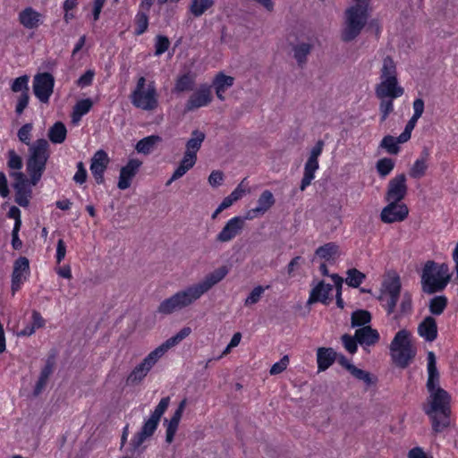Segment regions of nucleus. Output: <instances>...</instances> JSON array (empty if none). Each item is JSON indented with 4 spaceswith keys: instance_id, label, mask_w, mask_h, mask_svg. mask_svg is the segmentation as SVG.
Here are the masks:
<instances>
[{
    "instance_id": "56",
    "label": "nucleus",
    "mask_w": 458,
    "mask_h": 458,
    "mask_svg": "<svg viewBox=\"0 0 458 458\" xmlns=\"http://www.w3.org/2000/svg\"><path fill=\"white\" fill-rule=\"evenodd\" d=\"M289 364V357L284 355L278 362H276L270 369V375H277L284 371Z\"/></svg>"
},
{
    "instance_id": "25",
    "label": "nucleus",
    "mask_w": 458,
    "mask_h": 458,
    "mask_svg": "<svg viewBox=\"0 0 458 458\" xmlns=\"http://www.w3.org/2000/svg\"><path fill=\"white\" fill-rule=\"evenodd\" d=\"M418 334L428 342H433L437 336V326L436 319L426 317L418 326Z\"/></svg>"
},
{
    "instance_id": "3",
    "label": "nucleus",
    "mask_w": 458,
    "mask_h": 458,
    "mask_svg": "<svg viewBox=\"0 0 458 458\" xmlns=\"http://www.w3.org/2000/svg\"><path fill=\"white\" fill-rule=\"evenodd\" d=\"M32 127V123L24 124L19 129L17 135L22 143L30 146L26 169L30 176L31 184L35 186L40 181L46 169V165L49 158V143L45 139H39L30 144Z\"/></svg>"
},
{
    "instance_id": "14",
    "label": "nucleus",
    "mask_w": 458,
    "mask_h": 458,
    "mask_svg": "<svg viewBox=\"0 0 458 458\" xmlns=\"http://www.w3.org/2000/svg\"><path fill=\"white\" fill-rule=\"evenodd\" d=\"M55 80L48 72L38 74L34 77L33 91L35 96L42 102L47 103L53 93Z\"/></svg>"
},
{
    "instance_id": "61",
    "label": "nucleus",
    "mask_w": 458,
    "mask_h": 458,
    "mask_svg": "<svg viewBox=\"0 0 458 458\" xmlns=\"http://www.w3.org/2000/svg\"><path fill=\"white\" fill-rule=\"evenodd\" d=\"M94 72L92 70H88L83 75H81L77 81V84L81 87H87L92 83L94 78Z\"/></svg>"
},
{
    "instance_id": "8",
    "label": "nucleus",
    "mask_w": 458,
    "mask_h": 458,
    "mask_svg": "<svg viewBox=\"0 0 458 458\" xmlns=\"http://www.w3.org/2000/svg\"><path fill=\"white\" fill-rule=\"evenodd\" d=\"M411 338V331L402 328L394 335L389 344L391 359L399 368L408 367L416 355V348Z\"/></svg>"
},
{
    "instance_id": "54",
    "label": "nucleus",
    "mask_w": 458,
    "mask_h": 458,
    "mask_svg": "<svg viewBox=\"0 0 458 458\" xmlns=\"http://www.w3.org/2000/svg\"><path fill=\"white\" fill-rule=\"evenodd\" d=\"M170 46V41L167 37L165 36H157L156 38V55H160L165 53Z\"/></svg>"
},
{
    "instance_id": "9",
    "label": "nucleus",
    "mask_w": 458,
    "mask_h": 458,
    "mask_svg": "<svg viewBox=\"0 0 458 458\" xmlns=\"http://www.w3.org/2000/svg\"><path fill=\"white\" fill-rule=\"evenodd\" d=\"M130 99L131 104L144 111H153L158 106L157 92L154 81L146 85L145 77L138 79L135 89L132 90Z\"/></svg>"
},
{
    "instance_id": "26",
    "label": "nucleus",
    "mask_w": 458,
    "mask_h": 458,
    "mask_svg": "<svg viewBox=\"0 0 458 458\" xmlns=\"http://www.w3.org/2000/svg\"><path fill=\"white\" fill-rule=\"evenodd\" d=\"M355 337L360 345L372 346L379 341L377 330L370 326L362 327L355 331Z\"/></svg>"
},
{
    "instance_id": "58",
    "label": "nucleus",
    "mask_w": 458,
    "mask_h": 458,
    "mask_svg": "<svg viewBox=\"0 0 458 458\" xmlns=\"http://www.w3.org/2000/svg\"><path fill=\"white\" fill-rule=\"evenodd\" d=\"M87 179V171L84 167L82 162H79L77 164V172L73 176V180L80 184H82L86 182Z\"/></svg>"
},
{
    "instance_id": "20",
    "label": "nucleus",
    "mask_w": 458,
    "mask_h": 458,
    "mask_svg": "<svg viewBox=\"0 0 458 458\" xmlns=\"http://www.w3.org/2000/svg\"><path fill=\"white\" fill-rule=\"evenodd\" d=\"M142 162L139 159H130L127 165L121 168L117 187L126 190L131 186L132 178L136 175Z\"/></svg>"
},
{
    "instance_id": "43",
    "label": "nucleus",
    "mask_w": 458,
    "mask_h": 458,
    "mask_svg": "<svg viewBox=\"0 0 458 458\" xmlns=\"http://www.w3.org/2000/svg\"><path fill=\"white\" fill-rule=\"evenodd\" d=\"M350 373L358 380H360L366 384L367 386H370L377 383V377L372 376L369 372L358 369L354 366Z\"/></svg>"
},
{
    "instance_id": "36",
    "label": "nucleus",
    "mask_w": 458,
    "mask_h": 458,
    "mask_svg": "<svg viewBox=\"0 0 458 458\" xmlns=\"http://www.w3.org/2000/svg\"><path fill=\"white\" fill-rule=\"evenodd\" d=\"M161 140V138L157 135L148 136L139 140L136 144L135 149L137 152L148 155L149 154L154 147Z\"/></svg>"
},
{
    "instance_id": "10",
    "label": "nucleus",
    "mask_w": 458,
    "mask_h": 458,
    "mask_svg": "<svg viewBox=\"0 0 458 458\" xmlns=\"http://www.w3.org/2000/svg\"><path fill=\"white\" fill-rule=\"evenodd\" d=\"M170 403L169 397H164L160 400L155 411L152 412L149 419L144 423L140 432H138L131 439L130 445L131 451L136 452L140 445L150 437L156 431L159 420L165 411H166Z\"/></svg>"
},
{
    "instance_id": "12",
    "label": "nucleus",
    "mask_w": 458,
    "mask_h": 458,
    "mask_svg": "<svg viewBox=\"0 0 458 458\" xmlns=\"http://www.w3.org/2000/svg\"><path fill=\"white\" fill-rule=\"evenodd\" d=\"M387 205L380 213V219L384 224H394L404 221L409 215L407 205L400 201H386Z\"/></svg>"
},
{
    "instance_id": "5",
    "label": "nucleus",
    "mask_w": 458,
    "mask_h": 458,
    "mask_svg": "<svg viewBox=\"0 0 458 458\" xmlns=\"http://www.w3.org/2000/svg\"><path fill=\"white\" fill-rule=\"evenodd\" d=\"M369 2V0H355V4L345 10L341 30V39L344 42L354 40L367 24Z\"/></svg>"
},
{
    "instance_id": "55",
    "label": "nucleus",
    "mask_w": 458,
    "mask_h": 458,
    "mask_svg": "<svg viewBox=\"0 0 458 458\" xmlns=\"http://www.w3.org/2000/svg\"><path fill=\"white\" fill-rule=\"evenodd\" d=\"M8 166L11 169L20 170L22 167L21 157L13 149L8 151Z\"/></svg>"
},
{
    "instance_id": "46",
    "label": "nucleus",
    "mask_w": 458,
    "mask_h": 458,
    "mask_svg": "<svg viewBox=\"0 0 458 458\" xmlns=\"http://www.w3.org/2000/svg\"><path fill=\"white\" fill-rule=\"evenodd\" d=\"M394 167V161L388 157H384L377 162L376 168L378 174L385 178L387 176Z\"/></svg>"
},
{
    "instance_id": "52",
    "label": "nucleus",
    "mask_w": 458,
    "mask_h": 458,
    "mask_svg": "<svg viewBox=\"0 0 458 458\" xmlns=\"http://www.w3.org/2000/svg\"><path fill=\"white\" fill-rule=\"evenodd\" d=\"M418 120V118L411 116V118L408 121L404 131L399 135L400 143H405L411 139V131L414 129Z\"/></svg>"
},
{
    "instance_id": "21",
    "label": "nucleus",
    "mask_w": 458,
    "mask_h": 458,
    "mask_svg": "<svg viewBox=\"0 0 458 458\" xmlns=\"http://www.w3.org/2000/svg\"><path fill=\"white\" fill-rule=\"evenodd\" d=\"M275 204V198L270 191H264L259 199L258 206L247 211L245 218L251 220L259 216L264 215Z\"/></svg>"
},
{
    "instance_id": "4",
    "label": "nucleus",
    "mask_w": 458,
    "mask_h": 458,
    "mask_svg": "<svg viewBox=\"0 0 458 458\" xmlns=\"http://www.w3.org/2000/svg\"><path fill=\"white\" fill-rule=\"evenodd\" d=\"M191 333V328L189 327H182L176 335L168 338L161 345L157 347L149 352L142 361L138 364L127 376L126 385L130 386H136L142 383L148 372L157 362V360L172 347L177 345Z\"/></svg>"
},
{
    "instance_id": "19",
    "label": "nucleus",
    "mask_w": 458,
    "mask_h": 458,
    "mask_svg": "<svg viewBox=\"0 0 458 458\" xmlns=\"http://www.w3.org/2000/svg\"><path fill=\"white\" fill-rule=\"evenodd\" d=\"M109 158L104 150L97 151L91 158L90 171L97 182L101 184L104 182V172L107 167Z\"/></svg>"
},
{
    "instance_id": "13",
    "label": "nucleus",
    "mask_w": 458,
    "mask_h": 458,
    "mask_svg": "<svg viewBox=\"0 0 458 458\" xmlns=\"http://www.w3.org/2000/svg\"><path fill=\"white\" fill-rule=\"evenodd\" d=\"M324 141L319 140L310 151V155L304 166V174L300 186L302 191L311 183L315 177V172L318 169V158L322 153Z\"/></svg>"
},
{
    "instance_id": "33",
    "label": "nucleus",
    "mask_w": 458,
    "mask_h": 458,
    "mask_svg": "<svg viewBox=\"0 0 458 458\" xmlns=\"http://www.w3.org/2000/svg\"><path fill=\"white\" fill-rule=\"evenodd\" d=\"M206 135L203 131L194 130L191 132V137L186 142V153L197 156V152L199 150L202 142L204 141Z\"/></svg>"
},
{
    "instance_id": "63",
    "label": "nucleus",
    "mask_w": 458,
    "mask_h": 458,
    "mask_svg": "<svg viewBox=\"0 0 458 458\" xmlns=\"http://www.w3.org/2000/svg\"><path fill=\"white\" fill-rule=\"evenodd\" d=\"M413 117L420 119L424 112V101L422 98H417L413 101Z\"/></svg>"
},
{
    "instance_id": "47",
    "label": "nucleus",
    "mask_w": 458,
    "mask_h": 458,
    "mask_svg": "<svg viewBox=\"0 0 458 458\" xmlns=\"http://www.w3.org/2000/svg\"><path fill=\"white\" fill-rule=\"evenodd\" d=\"M268 288H269V285H267L266 287H263L261 285H258V286L254 287L252 289V291L250 293V294L248 295V297L245 299L244 305L251 306L253 304L258 303L260 301L265 290L268 289Z\"/></svg>"
},
{
    "instance_id": "27",
    "label": "nucleus",
    "mask_w": 458,
    "mask_h": 458,
    "mask_svg": "<svg viewBox=\"0 0 458 458\" xmlns=\"http://www.w3.org/2000/svg\"><path fill=\"white\" fill-rule=\"evenodd\" d=\"M234 83V78L219 72L216 75L213 81V87L216 90V95L220 100H225V92L231 88Z\"/></svg>"
},
{
    "instance_id": "34",
    "label": "nucleus",
    "mask_w": 458,
    "mask_h": 458,
    "mask_svg": "<svg viewBox=\"0 0 458 458\" xmlns=\"http://www.w3.org/2000/svg\"><path fill=\"white\" fill-rule=\"evenodd\" d=\"M53 373V365L49 361L47 362V364L44 366V368L41 369L39 377L36 383L33 394L35 396H38L41 394V392L45 389L47 381Z\"/></svg>"
},
{
    "instance_id": "57",
    "label": "nucleus",
    "mask_w": 458,
    "mask_h": 458,
    "mask_svg": "<svg viewBox=\"0 0 458 458\" xmlns=\"http://www.w3.org/2000/svg\"><path fill=\"white\" fill-rule=\"evenodd\" d=\"M332 279L335 282V287H336V304L339 308H344V301L341 297V291H342V284H343V278L340 277L338 275L334 274L331 275Z\"/></svg>"
},
{
    "instance_id": "44",
    "label": "nucleus",
    "mask_w": 458,
    "mask_h": 458,
    "mask_svg": "<svg viewBox=\"0 0 458 458\" xmlns=\"http://www.w3.org/2000/svg\"><path fill=\"white\" fill-rule=\"evenodd\" d=\"M412 310V299L411 295L409 293H405L403 295L399 310L396 315L394 316V319H398L399 318L408 315Z\"/></svg>"
},
{
    "instance_id": "24",
    "label": "nucleus",
    "mask_w": 458,
    "mask_h": 458,
    "mask_svg": "<svg viewBox=\"0 0 458 458\" xmlns=\"http://www.w3.org/2000/svg\"><path fill=\"white\" fill-rule=\"evenodd\" d=\"M337 352L330 347H318L317 349V363L318 372L325 371L336 360Z\"/></svg>"
},
{
    "instance_id": "11",
    "label": "nucleus",
    "mask_w": 458,
    "mask_h": 458,
    "mask_svg": "<svg viewBox=\"0 0 458 458\" xmlns=\"http://www.w3.org/2000/svg\"><path fill=\"white\" fill-rule=\"evenodd\" d=\"M401 279L396 273H388L385 277L380 289L378 299L385 301V308L387 314H393L395 310L397 301L401 293Z\"/></svg>"
},
{
    "instance_id": "7",
    "label": "nucleus",
    "mask_w": 458,
    "mask_h": 458,
    "mask_svg": "<svg viewBox=\"0 0 458 458\" xmlns=\"http://www.w3.org/2000/svg\"><path fill=\"white\" fill-rule=\"evenodd\" d=\"M451 280V273L446 264L433 260L425 263L421 273L422 291L428 294L442 292Z\"/></svg>"
},
{
    "instance_id": "16",
    "label": "nucleus",
    "mask_w": 458,
    "mask_h": 458,
    "mask_svg": "<svg viewBox=\"0 0 458 458\" xmlns=\"http://www.w3.org/2000/svg\"><path fill=\"white\" fill-rule=\"evenodd\" d=\"M213 100L210 86L200 85L188 98L185 104V111L191 112L203 106H208Z\"/></svg>"
},
{
    "instance_id": "31",
    "label": "nucleus",
    "mask_w": 458,
    "mask_h": 458,
    "mask_svg": "<svg viewBox=\"0 0 458 458\" xmlns=\"http://www.w3.org/2000/svg\"><path fill=\"white\" fill-rule=\"evenodd\" d=\"M197 161V156L184 152L178 167L173 174V179L182 177L190 169H191Z\"/></svg>"
},
{
    "instance_id": "15",
    "label": "nucleus",
    "mask_w": 458,
    "mask_h": 458,
    "mask_svg": "<svg viewBox=\"0 0 458 458\" xmlns=\"http://www.w3.org/2000/svg\"><path fill=\"white\" fill-rule=\"evenodd\" d=\"M407 179L404 174H399L392 178L387 184L385 194L386 201H400L405 198L408 192Z\"/></svg>"
},
{
    "instance_id": "53",
    "label": "nucleus",
    "mask_w": 458,
    "mask_h": 458,
    "mask_svg": "<svg viewBox=\"0 0 458 458\" xmlns=\"http://www.w3.org/2000/svg\"><path fill=\"white\" fill-rule=\"evenodd\" d=\"M136 25H137V29H136L137 35H140L147 30L148 25V19L147 13L145 12L138 13V14L136 16Z\"/></svg>"
},
{
    "instance_id": "62",
    "label": "nucleus",
    "mask_w": 458,
    "mask_h": 458,
    "mask_svg": "<svg viewBox=\"0 0 458 458\" xmlns=\"http://www.w3.org/2000/svg\"><path fill=\"white\" fill-rule=\"evenodd\" d=\"M29 99H30V97H29L28 92H23L19 97L18 103L16 106V110H15L18 114H21L22 112L24 111V109L27 107Z\"/></svg>"
},
{
    "instance_id": "41",
    "label": "nucleus",
    "mask_w": 458,
    "mask_h": 458,
    "mask_svg": "<svg viewBox=\"0 0 458 458\" xmlns=\"http://www.w3.org/2000/svg\"><path fill=\"white\" fill-rule=\"evenodd\" d=\"M311 45L308 43H301L293 47L294 58L297 60L300 65L306 63L307 56L311 51Z\"/></svg>"
},
{
    "instance_id": "49",
    "label": "nucleus",
    "mask_w": 458,
    "mask_h": 458,
    "mask_svg": "<svg viewBox=\"0 0 458 458\" xmlns=\"http://www.w3.org/2000/svg\"><path fill=\"white\" fill-rule=\"evenodd\" d=\"M341 340L344 349L350 354H354L357 352L359 342L356 339L355 335L352 336L348 334H344L342 335Z\"/></svg>"
},
{
    "instance_id": "17",
    "label": "nucleus",
    "mask_w": 458,
    "mask_h": 458,
    "mask_svg": "<svg viewBox=\"0 0 458 458\" xmlns=\"http://www.w3.org/2000/svg\"><path fill=\"white\" fill-rule=\"evenodd\" d=\"M245 220H247L245 216H234L231 218L216 235V242H227L241 234L245 226Z\"/></svg>"
},
{
    "instance_id": "38",
    "label": "nucleus",
    "mask_w": 458,
    "mask_h": 458,
    "mask_svg": "<svg viewBox=\"0 0 458 458\" xmlns=\"http://www.w3.org/2000/svg\"><path fill=\"white\" fill-rule=\"evenodd\" d=\"M214 5L213 0H191L190 12L194 17H199Z\"/></svg>"
},
{
    "instance_id": "35",
    "label": "nucleus",
    "mask_w": 458,
    "mask_h": 458,
    "mask_svg": "<svg viewBox=\"0 0 458 458\" xmlns=\"http://www.w3.org/2000/svg\"><path fill=\"white\" fill-rule=\"evenodd\" d=\"M92 101L89 98L78 101L73 106L72 114V122L77 123L92 107Z\"/></svg>"
},
{
    "instance_id": "42",
    "label": "nucleus",
    "mask_w": 458,
    "mask_h": 458,
    "mask_svg": "<svg viewBox=\"0 0 458 458\" xmlns=\"http://www.w3.org/2000/svg\"><path fill=\"white\" fill-rule=\"evenodd\" d=\"M352 326L353 327H365L368 323L371 320V315L369 311L360 310L357 311H354L352 314Z\"/></svg>"
},
{
    "instance_id": "6",
    "label": "nucleus",
    "mask_w": 458,
    "mask_h": 458,
    "mask_svg": "<svg viewBox=\"0 0 458 458\" xmlns=\"http://www.w3.org/2000/svg\"><path fill=\"white\" fill-rule=\"evenodd\" d=\"M375 93L377 98L391 99L400 98L404 93L403 88L398 83L396 64L389 55L383 59L380 82L376 85Z\"/></svg>"
},
{
    "instance_id": "37",
    "label": "nucleus",
    "mask_w": 458,
    "mask_h": 458,
    "mask_svg": "<svg viewBox=\"0 0 458 458\" xmlns=\"http://www.w3.org/2000/svg\"><path fill=\"white\" fill-rule=\"evenodd\" d=\"M13 189L15 191V202L21 207L29 206L32 196V191L30 184L18 186V188Z\"/></svg>"
},
{
    "instance_id": "1",
    "label": "nucleus",
    "mask_w": 458,
    "mask_h": 458,
    "mask_svg": "<svg viewBox=\"0 0 458 458\" xmlns=\"http://www.w3.org/2000/svg\"><path fill=\"white\" fill-rule=\"evenodd\" d=\"M428 396L423 405L424 412L429 417L435 432H441L450 425L451 395L440 386V374L437 368L433 352L428 353Z\"/></svg>"
},
{
    "instance_id": "30",
    "label": "nucleus",
    "mask_w": 458,
    "mask_h": 458,
    "mask_svg": "<svg viewBox=\"0 0 458 458\" xmlns=\"http://www.w3.org/2000/svg\"><path fill=\"white\" fill-rule=\"evenodd\" d=\"M338 256L339 247L335 242L326 243L315 251V258L318 257L326 261H334Z\"/></svg>"
},
{
    "instance_id": "2",
    "label": "nucleus",
    "mask_w": 458,
    "mask_h": 458,
    "mask_svg": "<svg viewBox=\"0 0 458 458\" xmlns=\"http://www.w3.org/2000/svg\"><path fill=\"white\" fill-rule=\"evenodd\" d=\"M228 273L229 268L226 266H221L216 268L206 275L202 280L176 292L169 298L162 301L157 311L162 315L167 316L191 306L200 299L202 295L220 283Z\"/></svg>"
},
{
    "instance_id": "51",
    "label": "nucleus",
    "mask_w": 458,
    "mask_h": 458,
    "mask_svg": "<svg viewBox=\"0 0 458 458\" xmlns=\"http://www.w3.org/2000/svg\"><path fill=\"white\" fill-rule=\"evenodd\" d=\"M28 81L29 77L27 75L16 78L12 84V90L13 92H21V94L23 92L29 93Z\"/></svg>"
},
{
    "instance_id": "28",
    "label": "nucleus",
    "mask_w": 458,
    "mask_h": 458,
    "mask_svg": "<svg viewBox=\"0 0 458 458\" xmlns=\"http://www.w3.org/2000/svg\"><path fill=\"white\" fill-rule=\"evenodd\" d=\"M428 150L427 148H424L421 157L418 158L411 167L409 170V175L413 179H420L423 176H425L428 165Z\"/></svg>"
},
{
    "instance_id": "45",
    "label": "nucleus",
    "mask_w": 458,
    "mask_h": 458,
    "mask_svg": "<svg viewBox=\"0 0 458 458\" xmlns=\"http://www.w3.org/2000/svg\"><path fill=\"white\" fill-rule=\"evenodd\" d=\"M398 144H401L399 137L394 138L391 135H386L381 140L380 147L385 148L389 154L396 155L400 150Z\"/></svg>"
},
{
    "instance_id": "40",
    "label": "nucleus",
    "mask_w": 458,
    "mask_h": 458,
    "mask_svg": "<svg viewBox=\"0 0 458 458\" xmlns=\"http://www.w3.org/2000/svg\"><path fill=\"white\" fill-rule=\"evenodd\" d=\"M346 275V284L353 288L359 287L366 277L365 274L356 268L348 269Z\"/></svg>"
},
{
    "instance_id": "32",
    "label": "nucleus",
    "mask_w": 458,
    "mask_h": 458,
    "mask_svg": "<svg viewBox=\"0 0 458 458\" xmlns=\"http://www.w3.org/2000/svg\"><path fill=\"white\" fill-rule=\"evenodd\" d=\"M67 130L62 122H56L48 130V139L52 143L60 144L66 139Z\"/></svg>"
},
{
    "instance_id": "50",
    "label": "nucleus",
    "mask_w": 458,
    "mask_h": 458,
    "mask_svg": "<svg viewBox=\"0 0 458 458\" xmlns=\"http://www.w3.org/2000/svg\"><path fill=\"white\" fill-rule=\"evenodd\" d=\"M379 110L381 113V121L384 122L387 118L390 113L394 110L393 99L388 98H379Z\"/></svg>"
},
{
    "instance_id": "39",
    "label": "nucleus",
    "mask_w": 458,
    "mask_h": 458,
    "mask_svg": "<svg viewBox=\"0 0 458 458\" xmlns=\"http://www.w3.org/2000/svg\"><path fill=\"white\" fill-rule=\"evenodd\" d=\"M447 306V299L444 295L435 296L429 301L428 309L433 315H441Z\"/></svg>"
},
{
    "instance_id": "48",
    "label": "nucleus",
    "mask_w": 458,
    "mask_h": 458,
    "mask_svg": "<svg viewBox=\"0 0 458 458\" xmlns=\"http://www.w3.org/2000/svg\"><path fill=\"white\" fill-rule=\"evenodd\" d=\"M180 420L181 419L175 416H172V418L168 421L165 433V441L168 444H171L174 441V437L178 429Z\"/></svg>"
},
{
    "instance_id": "64",
    "label": "nucleus",
    "mask_w": 458,
    "mask_h": 458,
    "mask_svg": "<svg viewBox=\"0 0 458 458\" xmlns=\"http://www.w3.org/2000/svg\"><path fill=\"white\" fill-rule=\"evenodd\" d=\"M66 254V246L63 239H60L57 242L56 246V262L60 264L62 260L64 259Z\"/></svg>"
},
{
    "instance_id": "60",
    "label": "nucleus",
    "mask_w": 458,
    "mask_h": 458,
    "mask_svg": "<svg viewBox=\"0 0 458 458\" xmlns=\"http://www.w3.org/2000/svg\"><path fill=\"white\" fill-rule=\"evenodd\" d=\"M12 177L13 178L14 180V182L13 184V188H18V186H23V185H27V184H31L30 181L29 182L24 174L21 173V172H14L13 174H11Z\"/></svg>"
},
{
    "instance_id": "23",
    "label": "nucleus",
    "mask_w": 458,
    "mask_h": 458,
    "mask_svg": "<svg viewBox=\"0 0 458 458\" xmlns=\"http://www.w3.org/2000/svg\"><path fill=\"white\" fill-rule=\"evenodd\" d=\"M19 21L29 30L38 28L43 22V15L31 7H27L19 13Z\"/></svg>"
},
{
    "instance_id": "59",
    "label": "nucleus",
    "mask_w": 458,
    "mask_h": 458,
    "mask_svg": "<svg viewBox=\"0 0 458 458\" xmlns=\"http://www.w3.org/2000/svg\"><path fill=\"white\" fill-rule=\"evenodd\" d=\"M224 181V174L219 170L213 171L208 176V182L213 187H217L222 184Z\"/></svg>"
},
{
    "instance_id": "18",
    "label": "nucleus",
    "mask_w": 458,
    "mask_h": 458,
    "mask_svg": "<svg viewBox=\"0 0 458 458\" xmlns=\"http://www.w3.org/2000/svg\"><path fill=\"white\" fill-rule=\"evenodd\" d=\"M30 272V262L26 257H20L14 261L12 274V291L14 293L26 280Z\"/></svg>"
},
{
    "instance_id": "29",
    "label": "nucleus",
    "mask_w": 458,
    "mask_h": 458,
    "mask_svg": "<svg viewBox=\"0 0 458 458\" xmlns=\"http://www.w3.org/2000/svg\"><path fill=\"white\" fill-rule=\"evenodd\" d=\"M195 87V75L191 72H187L179 75L174 82L173 92L180 94L186 91L193 90Z\"/></svg>"
},
{
    "instance_id": "22",
    "label": "nucleus",
    "mask_w": 458,
    "mask_h": 458,
    "mask_svg": "<svg viewBox=\"0 0 458 458\" xmlns=\"http://www.w3.org/2000/svg\"><path fill=\"white\" fill-rule=\"evenodd\" d=\"M333 286L330 284H326L324 281L318 282L310 291L308 305L316 302H322L327 304L328 302L329 293L332 292Z\"/></svg>"
}]
</instances>
